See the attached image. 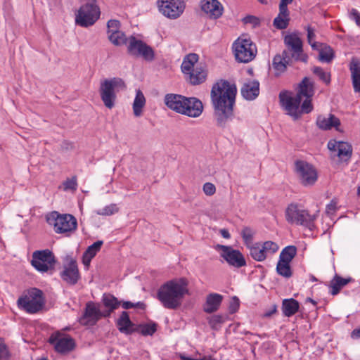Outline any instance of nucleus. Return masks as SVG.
<instances>
[{
  "instance_id": "37",
  "label": "nucleus",
  "mask_w": 360,
  "mask_h": 360,
  "mask_svg": "<svg viewBox=\"0 0 360 360\" xmlns=\"http://www.w3.org/2000/svg\"><path fill=\"white\" fill-rule=\"evenodd\" d=\"M297 255V248L289 245L284 248L280 253L279 261L283 263H290Z\"/></svg>"
},
{
  "instance_id": "29",
  "label": "nucleus",
  "mask_w": 360,
  "mask_h": 360,
  "mask_svg": "<svg viewBox=\"0 0 360 360\" xmlns=\"http://www.w3.org/2000/svg\"><path fill=\"white\" fill-rule=\"evenodd\" d=\"M223 300V296L218 293H210L207 296L204 305V311L206 313H213L218 310Z\"/></svg>"
},
{
  "instance_id": "60",
  "label": "nucleus",
  "mask_w": 360,
  "mask_h": 360,
  "mask_svg": "<svg viewBox=\"0 0 360 360\" xmlns=\"http://www.w3.org/2000/svg\"><path fill=\"white\" fill-rule=\"evenodd\" d=\"M351 336L352 338H360V327L359 328L354 329L352 332Z\"/></svg>"
},
{
  "instance_id": "45",
  "label": "nucleus",
  "mask_w": 360,
  "mask_h": 360,
  "mask_svg": "<svg viewBox=\"0 0 360 360\" xmlns=\"http://www.w3.org/2000/svg\"><path fill=\"white\" fill-rule=\"evenodd\" d=\"M119 210L116 204H110L96 211V214L103 216H110L117 213Z\"/></svg>"
},
{
  "instance_id": "10",
  "label": "nucleus",
  "mask_w": 360,
  "mask_h": 360,
  "mask_svg": "<svg viewBox=\"0 0 360 360\" xmlns=\"http://www.w3.org/2000/svg\"><path fill=\"white\" fill-rule=\"evenodd\" d=\"M100 11L96 2H87L79 9L76 18V24L84 27L93 25L99 18Z\"/></svg>"
},
{
  "instance_id": "46",
  "label": "nucleus",
  "mask_w": 360,
  "mask_h": 360,
  "mask_svg": "<svg viewBox=\"0 0 360 360\" xmlns=\"http://www.w3.org/2000/svg\"><path fill=\"white\" fill-rule=\"evenodd\" d=\"M315 33L314 29L311 27L307 28V41L308 43L311 45L313 49H319V46H322L321 44L317 43L314 41L315 39Z\"/></svg>"
},
{
  "instance_id": "49",
  "label": "nucleus",
  "mask_w": 360,
  "mask_h": 360,
  "mask_svg": "<svg viewBox=\"0 0 360 360\" xmlns=\"http://www.w3.org/2000/svg\"><path fill=\"white\" fill-rule=\"evenodd\" d=\"M120 23L117 20H110L107 23L108 34L120 31Z\"/></svg>"
},
{
  "instance_id": "1",
  "label": "nucleus",
  "mask_w": 360,
  "mask_h": 360,
  "mask_svg": "<svg viewBox=\"0 0 360 360\" xmlns=\"http://www.w3.org/2000/svg\"><path fill=\"white\" fill-rule=\"evenodd\" d=\"M315 94V83L305 77L298 84L296 93L281 91L279 99L281 106L294 120H298L302 114H308L313 109L312 97Z\"/></svg>"
},
{
  "instance_id": "17",
  "label": "nucleus",
  "mask_w": 360,
  "mask_h": 360,
  "mask_svg": "<svg viewBox=\"0 0 360 360\" xmlns=\"http://www.w3.org/2000/svg\"><path fill=\"white\" fill-rule=\"evenodd\" d=\"M62 279L70 285H75L80 278L77 262L72 259H67L63 270L60 273Z\"/></svg>"
},
{
  "instance_id": "31",
  "label": "nucleus",
  "mask_w": 360,
  "mask_h": 360,
  "mask_svg": "<svg viewBox=\"0 0 360 360\" xmlns=\"http://www.w3.org/2000/svg\"><path fill=\"white\" fill-rule=\"evenodd\" d=\"M103 243L102 240H97L87 248L82 257V262L84 266H89L91 259L96 256L97 252L100 251Z\"/></svg>"
},
{
  "instance_id": "48",
  "label": "nucleus",
  "mask_w": 360,
  "mask_h": 360,
  "mask_svg": "<svg viewBox=\"0 0 360 360\" xmlns=\"http://www.w3.org/2000/svg\"><path fill=\"white\" fill-rule=\"evenodd\" d=\"M77 187V179L73 176L71 179H68L63 183V188L64 191H75Z\"/></svg>"
},
{
  "instance_id": "9",
  "label": "nucleus",
  "mask_w": 360,
  "mask_h": 360,
  "mask_svg": "<svg viewBox=\"0 0 360 360\" xmlns=\"http://www.w3.org/2000/svg\"><path fill=\"white\" fill-rule=\"evenodd\" d=\"M294 171L300 184L304 186H312L318 179L316 169L310 163L304 160L295 162Z\"/></svg>"
},
{
  "instance_id": "14",
  "label": "nucleus",
  "mask_w": 360,
  "mask_h": 360,
  "mask_svg": "<svg viewBox=\"0 0 360 360\" xmlns=\"http://www.w3.org/2000/svg\"><path fill=\"white\" fill-rule=\"evenodd\" d=\"M158 6L160 12L170 19H176L184 12L185 4L181 0H158Z\"/></svg>"
},
{
  "instance_id": "16",
  "label": "nucleus",
  "mask_w": 360,
  "mask_h": 360,
  "mask_svg": "<svg viewBox=\"0 0 360 360\" xmlns=\"http://www.w3.org/2000/svg\"><path fill=\"white\" fill-rule=\"evenodd\" d=\"M216 249L220 251V255L231 266L240 268L246 265V261L243 254L231 246L217 245Z\"/></svg>"
},
{
  "instance_id": "23",
  "label": "nucleus",
  "mask_w": 360,
  "mask_h": 360,
  "mask_svg": "<svg viewBox=\"0 0 360 360\" xmlns=\"http://www.w3.org/2000/svg\"><path fill=\"white\" fill-rule=\"evenodd\" d=\"M119 330L124 334L130 335L138 330V328L132 323L127 311H122L117 321Z\"/></svg>"
},
{
  "instance_id": "3",
  "label": "nucleus",
  "mask_w": 360,
  "mask_h": 360,
  "mask_svg": "<svg viewBox=\"0 0 360 360\" xmlns=\"http://www.w3.org/2000/svg\"><path fill=\"white\" fill-rule=\"evenodd\" d=\"M188 294V282L185 278L173 279L163 284L158 291V299L165 308L176 309L185 295Z\"/></svg>"
},
{
  "instance_id": "21",
  "label": "nucleus",
  "mask_w": 360,
  "mask_h": 360,
  "mask_svg": "<svg viewBox=\"0 0 360 360\" xmlns=\"http://www.w3.org/2000/svg\"><path fill=\"white\" fill-rule=\"evenodd\" d=\"M187 98L188 97L180 94H167L165 96L164 102L169 109L183 115Z\"/></svg>"
},
{
  "instance_id": "58",
  "label": "nucleus",
  "mask_w": 360,
  "mask_h": 360,
  "mask_svg": "<svg viewBox=\"0 0 360 360\" xmlns=\"http://www.w3.org/2000/svg\"><path fill=\"white\" fill-rule=\"evenodd\" d=\"M277 311V306L276 304H274L271 307V308L268 310H266L263 316L266 318L271 317L273 314H276Z\"/></svg>"
},
{
  "instance_id": "43",
  "label": "nucleus",
  "mask_w": 360,
  "mask_h": 360,
  "mask_svg": "<svg viewBox=\"0 0 360 360\" xmlns=\"http://www.w3.org/2000/svg\"><path fill=\"white\" fill-rule=\"evenodd\" d=\"M138 328L137 332H140L143 335H152L157 330L155 323L143 324L136 326Z\"/></svg>"
},
{
  "instance_id": "27",
  "label": "nucleus",
  "mask_w": 360,
  "mask_h": 360,
  "mask_svg": "<svg viewBox=\"0 0 360 360\" xmlns=\"http://www.w3.org/2000/svg\"><path fill=\"white\" fill-rule=\"evenodd\" d=\"M207 77V70L202 65H197L191 73L186 75V79L193 85L204 82Z\"/></svg>"
},
{
  "instance_id": "6",
  "label": "nucleus",
  "mask_w": 360,
  "mask_h": 360,
  "mask_svg": "<svg viewBox=\"0 0 360 360\" xmlns=\"http://www.w3.org/2000/svg\"><path fill=\"white\" fill-rule=\"evenodd\" d=\"M47 223L53 226L57 233H70L76 230L77 221L75 217L70 214H60L58 212H52L46 216Z\"/></svg>"
},
{
  "instance_id": "51",
  "label": "nucleus",
  "mask_w": 360,
  "mask_h": 360,
  "mask_svg": "<svg viewBox=\"0 0 360 360\" xmlns=\"http://www.w3.org/2000/svg\"><path fill=\"white\" fill-rule=\"evenodd\" d=\"M202 190L206 195L212 196L216 192V187L213 184L207 182L203 185Z\"/></svg>"
},
{
  "instance_id": "63",
  "label": "nucleus",
  "mask_w": 360,
  "mask_h": 360,
  "mask_svg": "<svg viewBox=\"0 0 360 360\" xmlns=\"http://www.w3.org/2000/svg\"><path fill=\"white\" fill-rule=\"evenodd\" d=\"M197 360H214V359L210 356H205L202 357V359H197Z\"/></svg>"
},
{
  "instance_id": "15",
  "label": "nucleus",
  "mask_w": 360,
  "mask_h": 360,
  "mask_svg": "<svg viewBox=\"0 0 360 360\" xmlns=\"http://www.w3.org/2000/svg\"><path fill=\"white\" fill-rule=\"evenodd\" d=\"M49 342L58 353L66 354L75 347L74 340L69 335L60 332H56L51 335Z\"/></svg>"
},
{
  "instance_id": "5",
  "label": "nucleus",
  "mask_w": 360,
  "mask_h": 360,
  "mask_svg": "<svg viewBox=\"0 0 360 360\" xmlns=\"http://www.w3.org/2000/svg\"><path fill=\"white\" fill-rule=\"evenodd\" d=\"M125 88L126 85L122 79L119 77L105 79L102 81L99 93L105 106L109 109L112 108L115 105L117 93Z\"/></svg>"
},
{
  "instance_id": "50",
  "label": "nucleus",
  "mask_w": 360,
  "mask_h": 360,
  "mask_svg": "<svg viewBox=\"0 0 360 360\" xmlns=\"http://www.w3.org/2000/svg\"><path fill=\"white\" fill-rule=\"evenodd\" d=\"M224 322V317L221 315H214L209 320V324L212 328H217Z\"/></svg>"
},
{
  "instance_id": "2",
  "label": "nucleus",
  "mask_w": 360,
  "mask_h": 360,
  "mask_svg": "<svg viewBox=\"0 0 360 360\" xmlns=\"http://www.w3.org/2000/svg\"><path fill=\"white\" fill-rule=\"evenodd\" d=\"M237 89L227 81L214 84L211 90V99L214 109L217 124L224 127L233 116V108Z\"/></svg>"
},
{
  "instance_id": "30",
  "label": "nucleus",
  "mask_w": 360,
  "mask_h": 360,
  "mask_svg": "<svg viewBox=\"0 0 360 360\" xmlns=\"http://www.w3.org/2000/svg\"><path fill=\"white\" fill-rule=\"evenodd\" d=\"M102 302L106 309L103 310L104 317H109L112 312L120 305V302L111 294L105 293L102 297Z\"/></svg>"
},
{
  "instance_id": "12",
  "label": "nucleus",
  "mask_w": 360,
  "mask_h": 360,
  "mask_svg": "<svg viewBox=\"0 0 360 360\" xmlns=\"http://www.w3.org/2000/svg\"><path fill=\"white\" fill-rule=\"evenodd\" d=\"M284 44L288 48L290 56L295 60L307 61V56L303 53L302 41L299 35L294 32L287 34L284 37Z\"/></svg>"
},
{
  "instance_id": "32",
  "label": "nucleus",
  "mask_w": 360,
  "mask_h": 360,
  "mask_svg": "<svg viewBox=\"0 0 360 360\" xmlns=\"http://www.w3.org/2000/svg\"><path fill=\"white\" fill-rule=\"evenodd\" d=\"M198 56L196 53H190L186 56L181 65V69L184 75H186L193 71L195 66L198 65Z\"/></svg>"
},
{
  "instance_id": "8",
  "label": "nucleus",
  "mask_w": 360,
  "mask_h": 360,
  "mask_svg": "<svg viewBox=\"0 0 360 360\" xmlns=\"http://www.w3.org/2000/svg\"><path fill=\"white\" fill-rule=\"evenodd\" d=\"M233 51L238 63H248L257 55L256 45L250 39L238 38L233 44Z\"/></svg>"
},
{
  "instance_id": "39",
  "label": "nucleus",
  "mask_w": 360,
  "mask_h": 360,
  "mask_svg": "<svg viewBox=\"0 0 360 360\" xmlns=\"http://www.w3.org/2000/svg\"><path fill=\"white\" fill-rule=\"evenodd\" d=\"M311 71L324 84L326 85L330 84L331 75L329 72L325 71L322 68L318 66L314 67Z\"/></svg>"
},
{
  "instance_id": "19",
  "label": "nucleus",
  "mask_w": 360,
  "mask_h": 360,
  "mask_svg": "<svg viewBox=\"0 0 360 360\" xmlns=\"http://www.w3.org/2000/svg\"><path fill=\"white\" fill-rule=\"evenodd\" d=\"M103 314V311L99 307H96L94 302H89L86 305L85 311L80 319V323L84 325L93 326L100 319L104 317Z\"/></svg>"
},
{
  "instance_id": "55",
  "label": "nucleus",
  "mask_w": 360,
  "mask_h": 360,
  "mask_svg": "<svg viewBox=\"0 0 360 360\" xmlns=\"http://www.w3.org/2000/svg\"><path fill=\"white\" fill-rule=\"evenodd\" d=\"M349 18L354 20L357 25L360 26V13L356 9L352 8L351 10L349 13Z\"/></svg>"
},
{
  "instance_id": "64",
  "label": "nucleus",
  "mask_w": 360,
  "mask_h": 360,
  "mask_svg": "<svg viewBox=\"0 0 360 360\" xmlns=\"http://www.w3.org/2000/svg\"><path fill=\"white\" fill-rule=\"evenodd\" d=\"M293 0H281V4H290L292 2Z\"/></svg>"
},
{
  "instance_id": "61",
  "label": "nucleus",
  "mask_w": 360,
  "mask_h": 360,
  "mask_svg": "<svg viewBox=\"0 0 360 360\" xmlns=\"http://www.w3.org/2000/svg\"><path fill=\"white\" fill-rule=\"evenodd\" d=\"M180 358L181 360H197V359H193V358H191V357H187L184 355H182L181 354L180 355Z\"/></svg>"
},
{
  "instance_id": "20",
  "label": "nucleus",
  "mask_w": 360,
  "mask_h": 360,
  "mask_svg": "<svg viewBox=\"0 0 360 360\" xmlns=\"http://www.w3.org/2000/svg\"><path fill=\"white\" fill-rule=\"evenodd\" d=\"M200 7L209 18L218 19L224 12V7L218 0H202Z\"/></svg>"
},
{
  "instance_id": "57",
  "label": "nucleus",
  "mask_w": 360,
  "mask_h": 360,
  "mask_svg": "<svg viewBox=\"0 0 360 360\" xmlns=\"http://www.w3.org/2000/svg\"><path fill=\"white\" fill-rule=\"evenodd\" d=\"M8 356V349L5 344L0 340V360L6 359Z\"/></svg>"
},
{
  "instance_id": "47",
  "label": "nucleus",
  "mask_w": 360,
  "mask_h": 360,
  "mask_svg": "<svg viewBox=\"0 0 360 360\" xmlns=\"http://www.w3.org/2000/svg\"><path fill=\"white\" fill-rule=\"evenodd\" d=\"M265 249L266 253L269 255H272L276 253L278 250V245L275 242L268 240L262 243Z\"/></svg>"
},
{
  "instance_id": "52",
  "label": "nucleus",
  "mask_w": 360,
  "mask_h": 360,
  "mask_svg": "<svg viewBox=\"0 0 360 360\" xmlns=\"http://www.w3.org/2000/svg\"><path fill=\"white\" fill-rule=\"evenodd\" d=\"M145 307V304L141 302L133 303L129 301L124 302L122 303V307L125 309H129L131 308H140L143 309Z\"/></svg>"
},
{
  "instance_id": "11",
  "label": "nucleus",
  "mask_w": 360,
  "mask_h": 360,
  "mask_svg": "<svg viewBox=\"0 0 360 360\" xmlns=\"http://www.w3.org/2000/svg\"><path fill=\"white\" fill-rule=\"evenodd\" d=\"M55 257L49 250H37L32 253V265L41 273L53 269Z\"/></svg>"
},
{
  "instance_id": "62",
  "label": "nucleus",
  "mask_w": 360,
  "mask_h": 360,
  "mask_svg": "<svg viewBox=\"0 0 360 360\" xmlns=\"http://www.w3.org/2000/svg\"><path fill=\"white\" fill-rule=\"evenodd\" d=\"M335 203H330L329 205H327V209L329 210H335Z\"/></svg>"
},
{
  "instance_id": "4",
  "label": "nucleus",
  "mask_w": 360,
  "mask_h": 360,
  "mask_svg": "<svg viewBox=\"0 0 360 360\" xmlns=\"http://www.w3.org/2000/svg\"><path fill=\"white\" fill-rule=\"evenodd\" d=\"M17 304L20 309L27 313L36 314L43 309L45 304L43 292L35 288H30L18 299Z\"/></svg>"
},
{
  "instance_id": "25",
  "label": "nucleus",
  "mask_w": 360,
  "mask_h": 360,
  "mask_svg": "<svg viewBox=\"0 0 360 360\" xmlns=\"http://www.w3.org/2000/svg\"><path fill=\"white\" fill-rule=\"evenodd\" d=\"M259 93V83L256 80L244 83L241 88V94L247 100L255 99Z\"/></svg>"
},
{
  "instance_id": "18",
  "label": "nucleus",
  "mask_w": 360,
  "mask_h": 360,
  "mask_svg": "<svg viewBox=\"0 0 360 360\" xmlns=\"http://www.w3.org/2000/svg\"><path fill=\"white\" fill-rule=\"evenodd\" d=\"M328 148L342 161H347L352 156V146L347 142L330 141L328 143Z\"/></svg>"
},
{
  "instance_id": "36",
  "label": "nucleus",
  "mask_w": 360,
  "mask_h": 360,
  "mask_svg": "<svg viewBox=\"0 0 360 360\" xmlns=\"http://www.w3.org/2000/svg\"><path fill=\"white\" fill-rule=\"evenodd\" d=\"M350 281V278H343L338 275H335L333 279L330 281V293L333 295L338 294L342 288L349 283Z\"/></svg>"
},
{
  "instance_id": "42",
  "label": "nucleus",
  "mask_w": 360,
  "mask_h": 360,
  "mask_svg": "<svg viewBox=\"0 0 360 360\" xmlns=\"http://www.w3.org/2000/svg\"><path fill=\"white\" fill-rule=\"evenodd\" d=\"M276 271L279 275L285 278H290L292 276L290 263H283L281 261L278 260L276 266Z\"/></svg>"
},
{
  "instance_id": "22",
  "label": "nucleus",
  "mask_w": 360,
  "mask_h": 360,
  "mask_svg": "<svg viewBox=\"0 0 360 360\" xmlns=\"http://www.w3.org/2000/svg\"><path fill=\"white\" fill-rule=\"evenodd\" d=\"M184 107L183 115L190 117H198L203 111L202 103L195 97H188Z\"/></svg>"
},
{
  "instance_id": "7",
  "label": "nucleus",
  "mask_w": 360,
  "mask_h": 360,
  "mask_svg": "<svg viewBox=\"0 0 360 360\" xmlns=\"http://www.w3.org/2000/svg\"><path fill=\"white\" fill-rule=\"evenodd\" d=\"M316 214H310L297 204H290L285 210V219L288 223L300 225L312 229Z\"/></svg>"
},
{
  "instance_id": "34",
  "label": "nucleus",
  "mask_w": 360,
  "mask_h": 360,
  "mask_svg": "<svg viewBox=\"0 0 360 360\" xmlns=\"http://www.w3.org/2000/svg\"><path fill=\"white\" fill-rule=\"evenodd\" d=\"M249 248L251 257L256 261L262 262L269 256L266 253L265 249L261 243L252 244Z\"/></svg>"
},
{
  "instance_id": "13",
  "label": "nucleus",
  "mask_w": 360,
  "mask_h": 360,
  "mask_svg": "<svg viewBox=\"0 0 360 360\" xmlns=\"http://www.w3.org/2000/svg\"><path fill=\"white\" fill-rule=\"evenodd\" d=\"M128 53L134 56H141L145 60L151 61L154 59V51L153 49L141 40L137 39L135 37L131 36L128 39Z\"/></svg>"
},
{
  "instance_id": "41",
  "label": "nucleus",
  "mask_w": 360,
  "mask_h": 360,
  "mask_svg": "<svg viewBox=\"0 0 360 360\" xmlns=\"http://www.w3.org/2000/svg\"><path fill=\"white\" fill-rule=\"evenodd\" d=\"M255 234V231L249 226L243 228L240 235L244 240L245 244L250 248L252 245L253 236Z\"/></svg>"
},
{
  "instance_id": "40",
  "label": "nucleus",
  "mask_w": 360,
  "mask_h": 360,
  "mask_svg": "<svg viewBox=\"0 0 360 360\" xmlns=\"http://www.w3.org/2000/svg\"><path fill=\"white\" fill-rule=\"evenodd\" d=\"M108 39L115 46H121L127 44L128 41V39H127L124 33L120 30L115 33L110 34Z\"/></svg>"
},
{
  "instance_id": "33",
  "label": "nucleus",
  "mask_w": 360,
  "mask_h": 360,
  "mask_svg": "<svg viewBox=\"0 0 360 360\" xmlns=\"http://www.w3.org/2000/svg\"><path fill=\"white\" fill-rule=\"evenodd\" d=\"M299 302L295 299H285L282 302V311L285 316L290 317L297 312Z\"/></svg>"
},
{
  "instance_id": "44",
  "label": "nucleus",
  "mask_w": 360,
  "mask_h": 360,
  "mask_svg": "<svg viewBox=\"0 0 360 360\" xmlns=\"http://www.w3.org/2000/svg\"><path fill=\"white\" fill-rule=\"evenodd\" d=\"M290 22V17H283L278 15L274 20L273 25L278 30L285 29Z\"/></svg>"
},
{
  "instance_id": "28",
  "label": "nucleus",
  "mask_w": 360,
  "mask_h": 360,
  "mask_svg": "<svg viewBox=\"0 0 360 360\" xmlns=\"http://www.w3.org/2000/svg\"><path fill=\"white\" fill-rule=\"evenodd\" d=\"M349 70L355 92H360V60L353 58L349 64Z\"/></svg>"
},
{
  "instance_id": "35",
  "label": "nucleus",
  "mask_w": 360,
  "mask_h": 360,
  "mask_svg": "<svg viewBox=\"0 0 360 360\" xmlns=\"http://www.w3.org/2000/svg\"><path fill=\"white\" fill-rule=\"evenodd\" d=\"M146 104V98L140 89L136 90V97L133 103V112L136 117H140Z\"/></svg>"
},
{
  "instance_id": "56",
  "label": "nucleus",
  "mask_w": 360,
  "mask_h": 360,
  "mask_svg": "<svg viewBox=\"0 0 360 360\" xmlns=\"http://www.w3.org/2000/svg\"><path fill=\"white\" fill-rule=\"evenodd\" d=\"M278 15L283 17H290V12L288 8V5L284 4H279V13Z\"/></svg>"
},
{
  "instance_id": "24",
  "label": "nucleus",
  "mask_w": 360,
  "mask_h": 360,
  "mask_svg": "<svg viewBox=\"0 0 360 360\" xmlns=\"http://www.w3.org/2000/svg\"><path fill=\"white\" fill-rule=\"evenodd\" d=\"M316 125L322 130H330L333 127L338 129L340 125V121L333 114H329L328 116L320 115L316 119Z\"/></svg>"
},
{
  "instance_id": "54",
  "label": "nucleus",
  "mask_w": 360,
  "mask_h": 360,
  "mask_svg": "<svg viewBox=\"0 0 360 360\" xmlns=\"http://www.w3.org/2000/svg\"><path fill=\"white\" fill-rule=\"evenodd\" d=\"M239 299L237 297H233L230 303L229 309L231 313L236 312L239 308Z\"/></svg>"
},
{
  "instance_id": "59",
  "label": "nucleus",
  "mask_w": 360,
  "mask_h": 360,
  "mask_svg": "<svg viewBox=\"0 0 360 360\" xmlns=\"http://www.w3.org/2000/svg\"><path fill=\"white\" fill-rule=\"evenodd\" d=\"M220 233H221V236L224 238L229 239L231 237L230 233L227 229H221Z\"/></svg>"
},
{
  "instance_id": "38",
  "label": "nucleus",
  "mask_w": 360,
  "mask_h": 360,
  "mask_svg": "<svg viewBox=\"0 0 360 360\" xmlns=\"http://www.w3.org/2000/svg\"><path fill=\"white\" fill-rule=\"evenodd\" d=\"M322 46H319L317 49L319 51V60L323 63H330L334 58V53L333 49L326 45L321 44Z\"/></svg>"
},
{
  "instance_id": "53",
  "label": "nucleus",
  "mask_w": 360,
  "mask_h": 360,
  "mask_svg": "<svg viewBox=\"0 0 360 360\" xmlns=\"http://www.w3.org/2000/svg\"><path fill=\"white\" fill-rule=\"evenodd\" d=\"M243 21L245 24L252 25L254 27L258 26L260 23L259 18L253 15H248L245 17Z\"/></svg>"
},
{
  "instance_id": "26",
  "label": "nucleus",
  "mask_w": 360,
  "mask_h": 360,
  "mask_svg": "<svg viewBox=\"0 0 360 360\" xmlns=\"http://www.w3.org/2000/svg\"><path fill=\"white\" fill-rule=\"evenodd\" d=\"M293 58L290 56L288 51H283L281 55H276L273 59V68L278 72L281 73L286 69L287 65L292 63Z\"/></svg>"
}]
</instances>
